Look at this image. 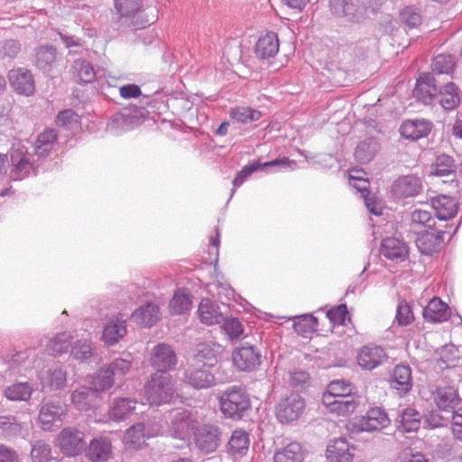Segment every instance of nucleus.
<instances>
[{
    "label": "nucleus",
    "instance_id": "f257e3e1",
    "mask_svg": "<svg viewBox=\"0 0 462 462\" xmlns=\"http://www.w3.org/2000/svg\"><path fill=\"white\" fill-rule=\"evenodd\" d=\"M7 156L10 158L11 178L23 180L31 175H37L42 162L31 150V142L18 141L12 144Z\"/></svg>",
    "mask_w": 462,
    "mask_h": 462
},
{
    "label": "nucleus",
    "instance_id": "f03ea898",
    "mask_svg": "<svg viewBox=\"0 0 462 462\" xmlns=\"http://www.w3.org/2000/svg\"><path fill=\"white\" fill-rule=\"evenodd\" d=\"M218 402L223 415L233 420L244 419L251 408L250 397L240 385L228 386L220 393Z\"/></svg>",
    "mask_w": 462,
    "mask_h": 462
},
{
    "label": "nucleus",
    "instance_id": "7ed1b4c3",
    "mask_svg": "<svg viewBox=\"0 0 462 462\" xmlns=\"http://www.w3.org/2000/svg\"><path fill=\"white\" fill-rule=\"evenodd\" d=\"M144 396L151 404L169 403L174 397L175 385L168 373H153L144 384Z\"/></svg>",
    "mask_w": 462,
    "mask_h": 462
},
{
    "label": "nucleus",
    "instance_id": "20e7f679",
    "mask_svg": "<svg viewBox=\"0 0 462 462\" xmlns=\"http://www.w3.org/2000/svg\"><path fill=\"white\" fill-rule=\"evenodd\" d=\"M67 411V405L60 398L44 400L40 407L38 422L43 430L51 431L61 426Z\"/></svg>",
    "mask_w": 462,
    "mask_h": 462
},
{
    "label": "nucleus",
    "instance_id": "39448f33",
    "mask_svg": "<svg viewBox=\"0 0 462 462\" xmlns=\"http://www.w3.org/2000/svg\"><path fill=\"white\" fill-rule=\"evenodd\" d=\"M196 447L206 454L215 452L222 442V430L217 423L207 422L193 430Z\"/></svg>",
    "mask_w": 462,
    "mask_h": 462
},
{
    "label": "nucleus",
    "instance_id": "423d86ee",
    "mask_svg": "<svg viewBox=\"0 0 462 462\" xmlns=\"http://www.w3.org/2000/svg\"><path fill=\"white\" fill-rule=\"evenodd\" d=\"M232 359L235 366L239 371L252 372L260 366L262 353L255 346L248 342H242L233 351Z\"/></svg>",
    "mask_w": 462,
    "mask_h": 462
},
{
    "label": "nucleus",
    "instance_id": "0eeeda50",
    "mask_svg": "<svg viewBox=\"0 0 462 462\" xmlns=\"http://www.w3.org/2000/svg\"><path fill=\"white\" fill-rule=\"evenodd\" d=\"M57 440L60 451L68 457L78 456L86 448L84 432L75 427L62 429Z\"/></svg>",
    "mask_w": 462,
    "mask_h": 462
},
{
    "label": "nucleus",
    "instance_id": "6e6552de",
    "mask_svg": "<svg viewBox=\"0 0 462 462\" xmlns=\"http://www.w3.org/2000/svg\"><path fill=\"white\" fill-rule=\"evenodd\" d=\"M434 403L438 409L444 412L454 414L459 409H462V398L458 391L454 386L445 385L438 386L432 393Z\"/></svg>",
    "mask_w": 462,
    "mask_h": 462
},
{
    "label": "nucleus",
    "instance_id": "1a4fd4ad",
    "mask_svg": "<svg viewBox=\"0 0 462 462\" xmlns=\"http://www.w3.org/2000/svg\"><path fill=\"white\" fill-rule=\"evenodd\" d=\"M305 408V402L298 393H291L281 400L276 407V417L282 423L297 420Z\"/></svg>",
    "mask_w": 462,
    "mask_h": 462
},
{
    "label": "nucleus",
    "instance_id": "9d476101",
    "mask_svg": "<svg viewBox=\"0 0 462 462\" xmlns=\"http://www.w3.org/2000/svg\"><path fill=\"white\" fill-rule=\"evenodd\" d=\"M387 359L386 350L382 346L373 343L363 346L356 356L358 365L366 371H372L383 365Z\"/></svg>",
    "mask_w": 462,
    "mask_h": 462
},
{
    "label": "nucleus",
    "instance_id": "9b49d317",
    "mask_svg": "<svg viewBox=\"0 0 462 462\" xmlns=\"http://www.w3.org/2000/svg\"><path fill=\"white\" fill-rule=\"evenodd\" d=\"M58 132L54 128H47L41 133L35 143H31V150L42 163L46 159L51 158L57 151Z\"/></svg>",
    "mask_w": 462,
    "mask_h": 462
},
{
    "label": "nucleus",
    "instance_id": "f8f14e48",
    "mask_svg": "<svg viewBox=\"0 0 462 462\" xmlns=\"http://www.w3.org/2000/svg\"><path fill=\"white\" fill-rule=\"evenodd\" d=\"M329 8L334 15L344 18L347 23H357L365 18L364 8L356 0H329Z\"/></svg>",
    "mask_w": 462,
    "mask_h": 462
},
{
    "label": "nucleus",
    "instance_id": "ddd939ff",
    "mask_svg": "<svg viewBox=\"0 0 462 462\" xmlns=\"http://www.w3.org/2000/svg\"><path fill=\"white\" fill-rule=\"evenodd\" d=\"M177 365V356L171 346L167 344L156 345L152 352L151 365L155 373H168Z\"/></svg>",
    "mask_w": 462,
    "mask_h": 462
},
{
    "label": "nucleus",
    "instance_id": "4468645a",
    "mask_svg": "<svg viewBox=\"0 0 462 462\" xmlns=\"http://www.w3.org/2000/svg\"><path fill=\"white\" fill-rule=\"evenodd\" d=\"M439 89L435 77L430 73H425L417 79L413 96L423 104L430 105L437 99Z\"/></svg>",
    "mask_w": 462,
    "mask_h": 462
},
{
    "label": "nucleus",
    "instance_id": "2eb2a0df",
    "mask_svg": "<svg viewBox=\"0 0 462 462\" xmlns=\"http://www.w3.org/2000/svg\"><path fill=\"white\" fill-rule=\"evenodd\" d=\"M322 402L330 412L338 416H347L358 407L359 397L357 395H348L336 398L331 397V395H323Z\"/></svg>",
    "mask_w": 462,
    "mask_h": 462
},
{
    "label": "nucleus",
    "instance_id": "dca6fc26",
    "mask_svg": "<svg viewBox=\"0 0 462 462\" xmlns=\"http://www.w3.org/2000/svg\"><path fill=\"white\" fill-rule=\"evenodd\" d=\"M228 306L222 303L221 305L210 299H202L200 301L198 313L200 321L206 325L219 324L224 320L225 313Z\"/></svg>",
    "mask_w": 462,
    "mask_h": 462
},
{
    "label": "nucleus",
    "instance_id": "f3484780",
    "mask_svg": "<svg viewBox=\"0 0 462 462\" xmlns=\"http://www.w3.org/2000/svg\"><path fill=\"white\" fill-rule=\"evenodd\" d=\"M195 423V420L188 410L177 411L171 415V434L175 439L185 440L190 430H194L197 427Z\"/></svg>",
    "mask_w": 462,
    "mask_h": 462
},
{
    "label": "nucleus",
    "instance_id": "a211bd4d",
    "mask_svg": "<svg viewBox=\"0 0 462 462\" xmlns=\"http://www.w3.org/2000/svg\"><path fill=\"white\" fill-rule=\"evenodd\" d=\"M390 421L386 411L375 407L369 409L366 414L358 420L357 428L360 431H375L386 428Z\"/></svg>",
    "mask_w": 462,
    "mask_h": 462
},
{
    "label": "nucleus",
    "instance_id": "6ab92c4d",
    "mask_svg": "<svg viewBox=\"0 0 462 462\" xmlns=\"http://www.w3.org/2000/svg\"><path fill=\"white\" fill-rule=\"evenodd\" d=\"M184 383L197 390L208 389L216 384V378L207 366L189 367L183 375Z\"/></svg>",
    "mask_w": 462,
    "mask_h": 462
},
{
    "label": "nucleus",
    "instance_id": "aec40b11",
    "mask_svg": "<svg viewBox=\"0 0 462 462\" xmlns=\"http://www.w3.org/2000/svg\"><path fill=\"white\" fill-rule=\"evenodd\" d=\"M9 81L14 89L21 95L30 97L35 91V84L30 70L23 68L14 69L9 71Z\"/></svg>",
    "mask_w": 462,
    "mask_h": 462
},
{
    "label": "nucleus",
    "instance_id": "412c9836",
    "mask_svg": "<svg viewBox=\"0 0 462 462\" xmlns=\"http://www.w3.org/2000/svg\"><path fill=\"white\" fill-rule=\"evenodd\" d=\"M447 233L449 234L447 230L421 232L416 238V246L421 254L431 255L441 249L445 239L444 235Z\"/></svg>",
    "mask_w": 462,
    "mask_h": 462
},
{
    "label": "nucleus",
    "instance_id": "4be33fe9",
    "mask_svg": "<svg viewBox=\"0 0 462 462\" xmlns=\"http://www.w3.org/2000/svg\"><path fill=\"white\" fill-rule=\"evenodd\" d=\"M35 362V351L26 349L15 353L7 362L10 374L25 376L27 372L33 368Z\"/></svg>",
    "mask_w": 462,
    "mask_h": 462
},
{
    "label": "nucleus",
    "instance_id": "5701e85b",
    "mask_svg": "<svg viewBox=\"0 0 462 462\" xmlns=\"http://www.w3.org/2000/svg\"><path fill=\"white\" fill-rule=\"evenodd\" d=\"M422 183L420 178L413 175L398 178L392 186V193L395 198L405 199L420 194Z\"/></svg>",
    "mask_w": 462,
    "mask_h": 462
},
{
    "label": "nucleus",
    "instance_id": "b1692460",
    "mask_svg": "<svg viewBox=\"0 0 462 462\" xmlns=\"http://www.w3.org/2000/svg\"><path fill=\"white\" fill-rule=\"evenodd\" d=\"M84 450L90 462H106L112 453L111 442L105 437L94 438Z\"/></svg>",
    "mask_w": 462,
    "mask_h": 462
},
{
    "label": "nucleus",
    "instance_id": "393cba45",
    "mask_svg": "<svg viewBox=\"0 0 462 462\" xmlns=\"http://www.w3.org/2000/svg\"><path fill=\"white\" fill-rule=\"evenodd\" d=\"M126 333V320L122 317H116L104 326L101 338L106 346H111L118 343Z\"/></svg>",
    "mask_w": 462,
    "mask_h": 462
},
{
    "label": "nucleus",
    "instance_id": "a878e982",
    "mask_svg": "<svg viewBox=\"0 0 462 462\" xmlns=\"http://www.w3.org/2000/svg\"><path fill=\"white\" fill-rule=\"evenodd\" d=\"M435 216L439 220L452 219L457 213L458 202L455 198L446 195H439L430 200Z\"/></svg>",
    "mask_w": 462,
    "mask_h": 462
},
{
    "label": "nucleus",
    "instance_id": "bb28decb",
    "mask_svg": "<svg viewBox=\"0 0 462 462\" xmlns=\"http://www.w3.org/2000/svg\"><path fill=\"white\" fill-rule=\"evenodd\" d=\"M432 124L425 119H413L403 122L400 132L404 139L416 141L426 137L431 131Z\"/></svg>",
    "mask_w": 462,
    "mask_h": 462
},
{
    "label": "nucleus",
    "instance_id": "cd10ccee",
    "mask_svg": "<svg viewBox=\"0 0 462 462\" xmlns=\"http://www.w3.org/2000/svg\"><path fill=\"white\" fill-rule=\"evenodd\" d=\"M380 252L385 258L395 262H403L408 257L407 245L396 237L384 238L381 243Z\"/></svg>",
    "mask_w": 462,
    "mask_h": 462
},
{
    "label": "nucleus",
    "instance_id": "c85d7f7f",
    "mask_svg": "<svg viewBox=\"0 0 462 462\" xmlns=\"http://www.w3.org/2000/svg\"><path fill=\"white\" fill-rule=\"evenodd\" d=\"M411 369L408 365H397L391 376V386L402 396L412 388Z\"/></svg>",
    "mask_w": 462,
    "mask_h": 462
},
{
    "label": "nucleus",
    "instance_id": "c756f323",
    "mask_svg": "<svg viewBox=\"0 0 462 462\" xmlns=\"http://www.w3.org/2000/svg\"><path fill=\"white\" fill-rule=\"evenodd\" d=\"M422 315L428 322L441 323L449 318L450 309L439 297H433L423 309Z\"/></svg>",
    "mask_w": 462,
    "mask_h": 462
},
{
    "label": "nucleus",
    "instance_id": "7c9ffc66",
    "mask_svg": "<svg viewBox=\"0 0 462 462\" xmlns=\"http://www.w3.org/2000/svg\"><path fill=\"white\" fill-rule=\"evenodd\" d=\"M436 100L444 110H454L461 102V90L455 83L448 82L439 87Z\"/></svg>",
    "mask_w": 462,
    "mask_h": 462
},
{
    "label": "nucleus",
    "instance_id": "2f4dec72",
    "mask_svg": "<svg viewBox=\"0 0 462 462\" xmlns=\"http://www.w3.org/2000/svg\"><path fill=\"white\" fill-rule=\"evenodd\" d=\"M354 451L345 438H339L327 447V457L330 462H350Z\"/></svg>",
    "mask_w": 462,
    "mask_h": 462
},
{
    "label": "nucleus",
    "instance_id": "473e14b6",
    "mask_svg": "<svg viewBox=\"0 0 462 462\" xmlns=\"http://www.w3.org/2000/svg\"><path fill=\"white\" fill-rule=\"evenodd\" d=\"M160 316L159 306L152 301H147L133 312L132 319L138 325L152 327L160 319Z\"/></svg>",
    "mask_w": 462,
    "mask_h": 462
},
{
    "label": "nucleus",
    "instance_id": "72a5a7b5",
    "mask_svg": "<svg viewBox=\"0 0 462 462\" xmlns=\"http://www.w3.org/2000/svg\"><path fill=\"white\" fill-rule=\"evenodd\" d=\"M32 382H14L4 389V396L11 402H28L35 392Z\"/></svg>",
    "mask_w": 462,
    "mask_h": 462
},
{
    "label": "nucleus",
    "instance_id": "f704fd0d",
    "mask_svg": "<svg viewBox=\"0 0 462 462\" xmlns=\"http://www.w3.org/2000/svg\"><path fill=\"white\" fill-rule=\"evenodd\" d=\"M279 39L275 32H270L260 37L255 44L254 52L258 59L273 58L279 51Z\"/></svg>",
    "mask_w": 462,
    "mask_h": 462
},
{
    "label": "nucleus",
    "instance_id": "c9c22d12",
    "mask_svg": "<svg viewBox=\"0 0 462 462\" xmlns=\"http://www.w3.org/2000/svg\"><path fill=\"white\" fill-rule=\"evenodd\" d=\"M40 380L43 387H48L51 390H60L67 383V374L62 366L56 363L41 375Z\"/></svg>",
    "mask_w": 462,
    "mask_h": 462
},
{
    "label": "nucleus",
    "instance_id": "e433bc0d",
    "mask_svg": "<svg viewBox=\"0 0 462 462\" xmlns=\"http://www.w3.org/2000/svg\"><path fill=\"white\" fill-rule=\"evenodd\" d=\"M70 69L73 79L79 84H88L96 79V69L94 66L87 60L78 59L74 60Z\"/></svg>",
    "mask_w": 462,
    "mask_h": 462
},
{
    "label": "nucleus",
    "instance_id": "4c0bfd02",
    "mask_svg": "<svg viewBox=\"0 0 462 462\" xmlns=\"http://www.w3.org/2000/svg\"><path fill=\"white\" fill-rule=\"evenodd\" d=\"M421 416L413 408L402 409L397 415L395 421L397 428L403 432H414L420 429Z\"/></svg>",
    "mask_w": 462,
    "mask_h": 462
},
{
    "label": "nucleus",
    "instance_id": "58836bf2",
    "mask_svg": "<svg viewBox=\"0 0 462 462\" xmlns=\"http://www.w3.org/2000/svg\"><path fill=\"white\" fill-rule=\"evenodd\" d=\"M57 49L53 45H42L34 51V65L43 72H49L56 60Z\"/></svg>",
    "mask_w": 462,
    "mask_h": 462
},
{
    "label": "nucleus",
    "instance_id": "ea45409f",
    "mask_svg": "<svg viewBox=\"0 0 462 462\" xmlns=\"http://www.w3.org/2000/svg\"><path fill=\"white\" fill-rule=\"evenodd\" d=\"M136 400L130 397L116 398L109 410V416L114 420H125L135 409Z\"/></svg>",
    "mask_w": 462,
    "mask_h": 462
},
{
    "label": "nucleus",
    "instance_id": "a19ab883",
    "mask_svg": "<svg viewBox=\"0 0 462 462\" xmlns=\"http://www.w3.org/2000/svg\"><path fill=\"white\" fill-rule=\"evenodd\" d=\"M218 346L211 343H199L197 345L194 354V359L198 363H202L203 366L212 368L217 363Z\"/></svg>",
    "mask_w": 462,
    "mask_h": 462
},
{
    "label": "nucleus",
    "instance_id": "79ce46f5",
    "mask_svg": "<svg viewBox=\"0 0 462 462\" xmlns=\"http://www.w3.org/2000/svg\"><path fill=\"white\" fill-rule=\"evenodd\" d=\"M304 453L298 442H291L286 447L277 450L273 456L274 462H302Z\"/></svg>",
    "mask_w": 462,
    "mask_h": 462
},
{
    "label": "nucleus",
    "instance_id": "37998d69",
    "mask_svg": "<svg viewBox=\"0 0 462 462\" xmlns=\"http://www.w3.org/2000/svg\"><path fill=\"white\" fill-rule=\"evenodd\" d=\"M379 151V143L374 137L359 143L355 151L356 160L362 164L371 162Z\"/></svg>",
    "mask_w": 462,
    "mask_h": 462
},
{
    "label": "nucleus",
    "instance_id": "c03bdc74",
    "mask_svg": "<svg viewBox=\"0 0 462 462\" xmlns=\"http://www.w3.org/2000/svg\"><path fill=\"white\" fill-rule=\"evenodd\" d=\"M95 396L96 392L91 387L81 386L71 393L70 399L77 410L87 411L91 409Z\"/></svg>",
    "mask_w": 462,
    "mask_h": 462
},
{
    "label": "nucleus",
    "instance_id": "a18cd8bd",
    "mask_svg": "<svg viewBox=\"0 0 462 462\" xmlns=\"http://www.w3.org/2000/svg\"><path fill=\"white\" fill-rule=\"evenodd\" d=\"M249 444V434L245 430L236 429L233 431L228 440V449L234 456H243L248 450Z\"/></svg>",
    "mask_w": 462,
    "mask_h": 462
},
{
    "label": "nucleus",
    "instance_id": "49530a36",
    "mask_svg": "<svg viewBox=\"0 0 462 462\" xmlns=\"http://www.w3.org/2000/svg\"><path fill=\"white\" fill-rule=\"evenodd\" d=\"M24 423L11 414L0 416V433L5 439H12L21 436Z\"/></svg>",
    "mask_w": 462,
    "mask_h": 462
},
{
    "label": "nucleus",
    "instance_id": "de8ad7c7",
    "mask_svg": "<svg viewBox=\"0 0 462 462\" xmlns=\"http://www.w3.org/2000/svg\"><path fill=\"white\" fill-rule=\"evenodd\" d=\"M318 319L312 314H303L295 317L293 328L297 334L303 337H309L318 329Z\"/></svg>",
    "mask_w": 462,
    "mask_h": 462
},
{
    "label": "nucleus",
    "instance_id": "09e8293b",
    "mask_svg": "<svg viewBox=\"0 0 462 462\" xmlns=\"http://www.w3.org/2000/svg\"><path fill=\"white\" fill-rule=\"evenodd\" d=\"M146 438L144 424L136 423L125 431L124 441L129 448L138 449L145 444Z\"/></svg>",
    "mask_w": 462,
    "mask_h": 462
},
{
    "label": "nucleus",
    "instance_id": "8fccbe9b",
    "mask_svg": "<svg viewBox=\"0 0 462 462\" xmlns=\"http://www.w3.org/2000/svg\"><path fill=\"white\" fill-rule=\"evenodd\" d=\"M70 354L74 359L80 362H91L94 356V345L90 340L79 339L71 344Z\"/></svg>",
    "mask_w": 462,
    "mask_h": 462
},
{
    "label": "nucleus",
    "instance_id": "3c124183",
    "mask_svg": "<svg viewBox=\"0 0 462 462\" xmlns=\"http://www.w3.org/2000/svg\"><path fill=\"white\" fill-rule=\"evenodd\" d=\"M70 335L66 332L57 334L55 337L51 338L46 346V349L50 355L61 356L67 353L71 346Z\"/></svg>",
    "mask_w": 462,
    "mask_h": 462
},
{
    "label": "nucleus",
    "instance_id": "603ef678",
    "mask_svg": "<svg viewBox=\"0 0 462 462\" xmlns=\"http://www.w3.org/2000/svg\"><path fill=\"white\" fill-rule=\"evenodd\" d=\"M457 165L455 160L445 153L436 157L431 166V172L439 177L449 176L455 172Z\"/></svg>",
    "mask_w": 462,
    "mask_h": 462
},
{
    "label": "nucleus",
    "instance_id": "864d4df0",
    "mask_svg": "<svg viewBox=\"0 0 462 462\" xmlns=\"http://www.w3.org/2000/svg\"><path fill=\"white\" fill-rule=\"evenodd\" d=\"M191 300L187 290H178L170 301V310L173 315H180L188 311L191 307Z\"/></svg>",
    "mask_w": 462,
    "mask_h": 462
},
{
    "label": "nucleus",
    "instance_id": "5fc2aeb1",
    "mask_svg": "<svg viewBox=\"0 0 462 462\" xmlns=\"http://www.w3.org/2000/svg\"><path fill=\"white\" fill-rule=\"evenodd\" d=\"M30 455L32 462H58L51 455V447L43 440H36L32 444Z\"/></svg>",
    "mask_w": 462,
    "mask_h": 462
},
{
    "label": "nucleus",
    "instance_id": "6e6d98bb",
    "mask_svg": "<svg viewBox=\"0 0 462 462\" xmlns=\"http://www.w3.org/2000/svg\"><path fill=\"white\" fill-rule=\"evenodd\" d=\"M118 14L124 18H134L142 11V0H114Z\"/></svg>",
    "mask_w": 462,
    "mask_h": 462
},
{
    "label": "nucleus",
    "instance_id": "4d7b16f0",
    "mask_svg": "<svg viewBox=\"0 0 462 462\" xmlns=\"http://www.w3.org/2000/svg\"><path fill=\"white\" fill-rule=\"evenodd\" d=\"M116 381L112 376L106 366L100 368L92 380V389L96 393L105 392L110 389Z\"/></svg>",
    "mask_w": 462,
    "mask_h": 462
},
{
    "label": "nucleus",
    "instance_id": "13d9d810",
    "mask_svg": "<svg viewBox=\"0 0 462 462\" xmlns=\"http://www.w3.org/2000/svg\"><path fill=\"white\" fill-rule=\"evenodd\" d=\"M259 170L263 171L267 173L278 172L286 169L293 170L297 162L288 157L276 158L274 160L260 162L258 161Z\"/></svg>",
    "mask_w": 462,
    "mask_h": 462
},
{
    "label": "nucleus",
    "instance_id": "bf43d9fd",
    "mask_svg": "<svg viewBox=\"0 0 462 462\" xmlns=\"http://www.w3.org/2000/svg\"><path fill=\"white\" fill-rule=\"evenodd\" d=\"M400 20L410 29L418 28L422 23L421 11L415 5L405 6L400 13Z\"/></svg>",
    "mask_w": 462,
    "mask_h": 462
},
{
    "label": "nucleus",
    "instance_id": "052dcab7",
    "mask_svg": "<svg viewBox=\"0 0 462 462\" xmlns=\"http://www.w3.org/2000/svg\"><path fill=\"white\" fill-rule=\"evenodd\" d=\"M261 112L252 107L239 106L231 109L230 116L232 119L241 124H247L257 121L261 118Z\"/></svg>",
    "mask_w": 462,
    "mask_h": 462
},
{
    "label": "nucleus",
    "instance_id": "680f3d73",
    "mask_svg": "<svg viewBox=\"0 0 462 462\" xmlns=\"http://www.w3.org/2000/svg\"><path fill=\"white\" fill-rule=\"evenodd\" d=\"M456 66L455 57L450 54H439L431 63L433 72L437 74H449Z\"/></svg>",
    "mask_w": 462,
    "mask_h": 462
},
{
    "label": "nucleus",
    "instance_id": "e2e57ef3",
    "mask_svg": "<svg viewBox=\"0 0 462 462\" xmlns=\"http://www.w3.org/2000/svg\"><path fill=\"white\" fill-rule=\"evenodd\" d=\"M132 362L128 358H116L106 365L116 381H121L124 376L130 371Z\"/></svg>",
    "mask_w": 462,
    "mask_h": 462
},
{
    "label": "nucleus",
    "instance_id": "0e129e2a",
    "mask_svg": "<svg viewBox=\"0 0 462 462\" xmlns=\"http://www.w3.org/2000/svg\"><path fill=\"white\" fill-rule=\"evenodd\" d=\"M260 171L258 165V160H254L248 164L245 165L241 171H239L233 180V189L231 190L232 197L236 189L239 188L254 172Z\"/></svg>",
    "mask_w": 462,
    "mask_h": 462
},
{
    "label": "nucleus",
    "instance_id": "69168bd1",
    "mask_svg": "<svg viewBox=\"0 0 462 462\" xmlns=\"http://www.w3.org/2000/svg\"><path fill=\"white\" fill-rule=\"evenodd\" d=\"M353 385L345 380H335L328 385V392L324 395H331V397L354 395Z\"/></svg>",
    "mask_w": 462,
    "mask_h": 462
},
{
    "label": "nucleus",
    "instance_id": "338daca9",
    "mask_svg": "<svg viewBox=\"0 0 462 462\" xmlns=\"http://www.w3.org/2000/svg\"><path fill=\"white\" fill-rule=\"evenodd\" d=\"M413 319L411 307L405 300L400 301L396 310L395 321L402 327L411 324Z\"/></svg>",
    "mask_w": 462,
    "mask_h": 462
},
{
    "label": "nucleus",
    "instance_id": "774afa93",
    "mask_svg": "<svg viewBox=\"0 0 462 462\" xmlns=\"http://www.w3.org/2000/svg\"><path fill=\"white\" fill-rule=\"evenodd\" d=\"M222 328L229 338H237L244 331L243 324L236 318L226 319L222 321Z\"/></svg>",
    "mask_w": 462,
    "mask_h": 462
}]
</instances>
